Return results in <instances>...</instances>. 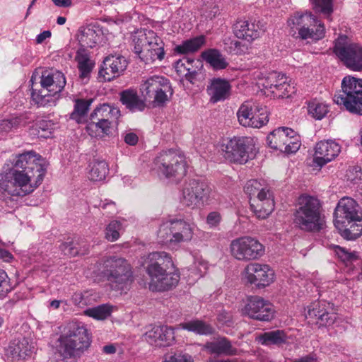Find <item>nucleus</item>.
I'll use <instances>...</instances> for the list:
<instances>
[{"instance_id": "3", "label": "nucleus", "mask_w": 362, "mask_h": 362, "mask_svg": "<svg viewBox=\"0 0 362 362\" xmlns=\"http://www.w3.org/2000/svg\"><path fill=\"white\" fill-rule=\"evenodd\" d=\"M320 201L312 196L302 195L293 213V223L306 232H319L325 226Z\"/></svg>"}, {"instance_id": "37", "label": "nucleus", "mask_w": 362, "mask_h": 362, "mask_svg": "<svg viewBox=\"0 0 362 362\" xmlns=\"http://www.w3.org/2000/svg\"><path fill=\"white\" fill-rule=\"evenodd\" d=\"M33 118L30 117V115L28 113L21 114L11 119H4L0 122V131L8 132L13 129L25 126Z\"/></svg>"}, {"instance_id": "1", "label": "nucleus", "mask_w": 362, "mask_h": 362, "mask_svg": "<svg viewBox=\"0 0 362 362\" xmlns=\"http://www.w3.org/2000/svg\"><path fill=\"white\" fill-rule=\"evenodd\" d=\"M173 266L171 257L165 252H153L148 255L145 270L150 279L151 291H168L178 284L180 274Z\"/></svg>"}, {"instance_id": "45", "label": "nucleus", "mask_w": 362, "mask_h": 362, "mask_svg": "<svg viewBox=\"0 0 362 362\" xmlns=\"http://www.w3.org/2000/svg\"><path fill=\"white\" fill-rule=\"evenodd\" d=\"M205 42L204 36H199L184 42L181 45L176 47L179 53L186 54L197 51Z\"/></svg>"}, {"instance_id": "50", "label": "nucleus", "mask_w": 362, "mask_h": 362, "mask_svg": "<svg viewBox=\"0 0 362 362\" xmlns=\"http://www.w3.org/2000/svg\"><path fill=\"white\" fill-rule=\"evenodd\" d=\"M224 44L225 49L231 54H242L247 49V46L237 40L226 39Z\"/></svg>"}, {"instance_id": "52", "label": "nucleus", "mask_w": 362, "mask_h": 362, "mask_svg": "<svg viewBox=\"0 0 362 362\" xmlns=\"http://www.w3.org/2000/svg\"><path fill=\"white\" fill-rule=\"evenodd\" d=\"M76 245L77 243L73 241L65 242L60 245L59 249L64 255L69 257H75L78 255H84L87 252L88 248L81 252Z\"/></svg>"}, {"instance_id": "5", "label": "nucleus", "mask_w": 362, "mask_h": 362, "mask_svg": "<svg viewBox=\"0 0 362 362\" xmlns=\"http://www.w3.org/2000/svg\"><path fill=\"white\" fill-rule=\"evenodd\" d=\"M334 102L352 115L362 116V78L346 76Z\"/></svg>"}, {"instance_id": "40", "label": "nucleus", "mask_w": 362, "mask_h": 362, "mask_svg": "<svg viewBox=\"0 0 362 362\" xmlns=\"http://www.w3.org/2000/svg\"><path fill=\"white\" fill-rule=\"evenodd\" d=\"M325 31L324 24L316 18L315 23H313L310 28H307L303 33L300 32L296 37L302 40H319L324 37Z\"/></svg>"}, {"instance_id": "54", "label": "nucleus", "mask_w": 362, "mask_h": 362, "mask_svg": "<svg viewBox=\"0 0 362 362\" xmlns=\"http://www.w3.org/2000/svg\"><path fill=\"white\" fill-rule=\"evenodd\" d=\"M261 111L259 112L254 113L252 117L251 122L254 121L258 123L257 125L249 126L248 127L252 128H260L265 125L269 122V114L265 107L260 106Z\"/></svg>"}, {"instance_id": "44", "label": "nucleus", "mask_w": 362, "mask_h": 362, "mask_svg": "<svg viewBox=\"0 0 362 362\" xmlns=\"http://www.w3.org/2000/svg\"><path fill=\"white\" fill-rule=\"evenodd\" d=\"M174 233L173 232L172 220L163 223L158 231V238L163 244L173 245L174 243Z\"/></svg>"}, {"instance_id": "48", "label": "nucleus", "mask_w": 362, "mask_h": 362, "mask_svg": "<svg viewBox=\"0 0 362 362\" xmlns=\"http://www.w3.org/2000/svg\"><path fill=\"white\" fill-rule=\"evenodd\" d=\"M274 90H272V94L277 98H284L290 97L296 92V89L293 84L287 81V78L279 83Z\"/></svg>"}, {"instance_id": "36", "label": "nucleus", "mask_w": 362, "mask_h": 362, "mask_svg": "<svg viewBox=\"0 0 362 362\" xmlns=\"http://www.w3.org/2000/svg\"><path fill=\"white\" fill-rule=\"evenodd\" d=\"M202 57L216 70L223 69L228 65L225 57L216 49H209L202 52Z\"/></svg>"}, {"instance_id": "60", "label": "nucleus", "mask_w": 362, "mask_h": 362, "mask_svg": "<svg viewBox=\"0 0 362 362\" xmlns=\"http://www.w3.org/2000/svg\"><path fill=\"white\" fill-rule=\"evenodd\" d=\"M186 80L189 81L192 83H194L197 81L199 80L202 76V73L200 69L197 70L193 66L191 69H188V71L185 74L184 76Z\"/></svg>"}, {"instance_id": "9", "label": "nucleus", "mask_w": 362, "mask_h": 362, "mask_svg": "<svg viewBox=\"0 0 362 362\" xmlns=\"http://www.w3.org/2000/svg\"><path fill=\"white\" fill-rule=\"evenodd\" d=\"M140 91L145 100L153 98V107L165 106L173 95L170 80L159 75H153L145 80L140 86Z\"/></svg>"}, {"instance_id": "51", "label": "nucleus", "mask_w": 362, "mask_h": 362, "mask_svg": "<svg viewBox=\"0 0 362 362\" xmlns=\"http://www.w3.org/2000/svg\"><path fill=\"white\" fill-rule=\"evenodd\" d=\"M312 5L316 12L330 16L333 12L332 0H311Z\"/></svg>"}, {"instance_id": "53", "label": "nucleus", "mask_w": 362, "mask_h": 362, "mask_svg": "<svg viewBox=\"0 0 362 362\" xmlns=\"http://www.w3.org/2000/svg\"><path fill=\"white\" fill-rule=\"evenodd\" d=\"M122 225L117 221L110 222L105 230V238L111 242L117 240L119 237Z\"/></svg>"}, {"instance_id": "15", "label": "nucleus", "mask_w": 362, "mask_h": 362, "mask_svg": "<svg viewBox=\"0 0 362 362\" xmlns=\"http://www.w3.org/2000/svg\"><path fill=\"white\" fill-rule=\"evenodd\" d=\"M269 147L287 153H296L300 146V142L296 132L288 127H279L267 137Z\"/></svg>"}, {"instance_id": "25", "label": "nucleus", "mask_w": 362, "mask_h": 362, "mask_svg": "<svg viewBox=\"0 0 362 362\" xmlns=\"http://www.w3.org/2000/svg\"><path fill=\"white\" fill-rule=\"evenodd\" d=\"M250 208L258 218H267L274 209V202L269 191L263 197L251 199Z\"/></svg>"}, {"instance_id": "39", "label": "nucleus", "mask_w": 362, "mask_h": 362, "mask_svg": "<svg viewBox=\"0 0 362 362\" xmlns=\"http://www.w3.org/2000/svg\"><path fill=\"white\" fill-rule=\"evenodd\" d=\"M180 326L184 329L193 332L201 335L211 334L214 332V329L210 325L199 320L184 322L180 324Z\"/></svg>"}, {"instance_id": "34", "label": "nucleus", "mask_w": 362, "mask_h": 362, "mask_svg": "<svg viewBox=\"0 0 362 362\" xmlns=\"http://www.w3.org/2000/svg\"><path fill=\"white\" fill-rule=\"evenodd\" d=\"M288 337L284 330L276 329L267 332L257 337L259 343L264 346H281L288 342Z\"/></svg>"}, {"instance_id": "19", "label": "nucleus", "mask_w": 362, "mask_h": 362, "mask_svg": "<svg viewBox=\"0 0 362 362\" xmlns=\"http://www.w3.org/2000/svg\"><path fill=\"white\" fill-rule=\"evenodd\" d=\"M245 279L251 284L259 288L270 285L274 278V271L267 265L259 263H250L244 269Z\"/></svg>"}, {"instance_id": "13", "label": "nucleus", "mask_w": 362, "mask_h": 362, "mask_svg": "<svg viewBox=\"0 0 362 362\" xmlns=\"http://www.w3.org/2000/svg\"><path fill=\"white\" fill-rule=\"evenodd\" d=\"M231 255L239 261H251L260 258L264 253V247L258 240L250 236L238 238L230 245Z\"/></svg>"}, {"instance_id": "56", "label": "nucleus", "mask_w": 362, "mask_h": 362, "mask_svg": "<svg viewBox=\"0 0 362 362\" xmlns=\"http://www.w3.org/2000/svg\"><path fill=\"white\" fill-rule=\"evenodd\" d=\"M335 252L343 262L353 261L358 258L356 252H349L345 248L338 245L335 246Z\"/></svg>"}, {"instance_id": "2", "label": "nucleus", "mask_w": 362, "mask_h": 362, "mask_svg": "<svg viewBox=\"0 0 362 362\" xmlns=\"http://www.w3.org/2000/svg\"><path fill=\"white\" fill-rule=\"evenodd\" d=\"M90 342L86 327L80 322H72L52 342V347L56 354L66 361L80 357L88 349Z\"/></svg>"}, {"instance_id": "10", "label": "nucleus", "mask_w": 362, "mask_h": 362, "mask_svg": "<svg viewBox=\"0 0 362 362\" xmlns=\"http://www.w3.org/2000/svg\"><path fill=\"white\" fill-rule=\"evenodd\" d=\"M30 81L32 82V99L39 106H45L49 102L46 98L60 93L66 85L64 75L57 71L54 72L45 71L42 73L40 79V89L35 88L37 84L33 83V78Z\"/></svg>"}, {"instance_id": "35", "label": "nucleus", "mask_w": 362, "mask_h": 362, "mask_svg": "<svg viewBox=\"0 0 362 362\" xmlns=\"http://www.w3.org/2000/svg\"><path fill=\"white\" fill-rule=\"evenodd\" d=\"M161 334L167 336V340H170L171 337V327L168 326H155L147 331L144 335V340L149 344L155 346H162L163 341L159 339ZM166 339V337L165 338Z\"/></svg>"}, {"instance_id": "57", "label": "nucleus", "mask_w": 362, "mask_h": 362, "mask_svg": "<svg viewBox=\"0 0 362 362\" xmlns=\"http://www.w3.org/2000/svg\"><path fill=\"white\" fill-rule=\"evenodd\" d=\"M194 62V59L188 58L180 59L175 63V68L180 75L185 76V74L188 71V69H191L192 63Z\"/></svg>"}, {"instance_id": "64", "label": "nucleus", "mask_w": 362, "mask_h": 362, "mask_svg": "<svg viewBox=\"0 0 362 362\" xmlns=\"http://www.w3.org/2000/svg\"><path fill=\"white\" fill-rule=\"evenodd\" d=\"M100 207L103 209H105V210H108V213L109 214H114L115 211H116V205H115V203L112 202V201H110V202H107V200H105V202H103L100 204Z\"/></svg>"}, {"instance_id": "6", "label": "nucleus", "mask_w": 362, "mask_h": 362, "mask_svg": "<svg viewBox=\"0 0 362 362\" xmlns=\"http://www.w3.org/2000/svg\"><path fill=\"white\" fill-rule=\"evenodd\" d=\"M35 173L11 168L0 178V188L12 197H23L34 191L40 182L32 184Z\"/></svg>"}, {"instance_id": "8", "label": "nucleus", "mask_w": 362, "mask_h": 362, "mask_svg": "<svg viewBox=\"0 0 362 362\" xmlns=\"http://www.w3.org/2000/svg\"><path fill=\"white\" fill-rule=\"evenodd\" d=\"M119 117V108L107 103L100 104L90 114L86 131L93 137L108 135Z\"/></svg>"}, {"instance_id": "42", "label": "nucleus", "mask_w": 362, "mask_h": 362, "mask_svg": "<svg viewBox=\"0 0 362 362\" xmlns=\"http://www.w3.org/2000/svg\"><path fill=\"white\" fill-rule=\"evenodd\" d=\"M341 235L346 240H356L362 234V218L346 225L343 228H337Z\"/></svg>"}, {"instance_id": "61", "label": "nucleus", "mask_w": 362, "mask_h": 362, "mask_svg": "<svg viewBox=\"0 0 362 362\" xmlns=\"http://www.w3.org/2000/svg\"><path fill=\"white\" fill-rule=\"evenodd\" d=\"M221 221V216L217 211L210 212L206 216V223L210 228H215L218 226Z\"/></svg>"}, {"instance_id": "21", "label": "nucleus", "mask_w": 362, "mask_h": 362, "mask_svg": "<svg viewBox=\"0 0 362 362\" xmlns=\"http://www.w3.org/2000/svg\"><path fill=\"white\" fill-rule=\"evenodd\" d=\"M307 316L314 320L320 327L331 325L336 320L331 304L325 300L313 303L308 308Z\"/></svg>"}, {"instance_id": "49", "label": "nucleus", "mask_w": 362, "mask_h": 362, "mask_svg": "<svg viewBox=\"0 0 362 362\" xmlns=\"http://www.w3.org/2000/svg\"><path fill=\"white\" fill-rule=\"evenodd\" d=\"M286 78L285 75L273 71L269 73L267 76L262 79L261 84L265 89L272 93V90H274L277 87L276 85H279V83H281V81L284 80Z\"/></svg>"}, {"instance_id": "12", "label": "nucleus", "mask_w": 362, "mask_h": 362, "mask_svg": "<svg viewBox=\"0 0 362 362\" xmlns=\"http://www.w3.org/2000/svg\"><path fill=\"white\" fill-rule=\"evenodd\" d=\"M334 52L346 68L362 71V46L349 43L346 37L341 36L335 42Z\"/></svg>"}, {"instance_id": "20", "label": "nucleus", "mask_w": 362, "mask_h": 362, "mask_svg": "<svg viewBox=\"0 0 362 362\" xmlns=\"http://www.w3.org/2000/svg\"><path fill=\"white\" fill-rule=\"evenodd\" d=\"M40 156L33 151L25 152L16 156L13 168L20 170L37 173V182L42 181L45 169L38 161Z\"/></svg>"}, {"instance_id": "55", "label": "nucleus", "mask_w": 362, "mask_h": 362, "mask_svg": "<svg viewBox=\"0 0 362 362\" xmlns=\"http://www.w3.org/2000/svg\"><path fill=\"white\" fill-rule=\"evenodd\" d=\"M12 290L7 274L0 269V299L6 297L7 293Z\"/></svg>"}, {"instance_id": "27", "label": "nucleus", "mask_w": 362, "mask_h": 362, "mask_svg": "<svg viewBox=\"0 0 362 362\" xmlns=\"http://www.w3.org/2000/svg\"><path fill=\"white\" fill-rule=\"evenodd\" d=\"M316 18L311 13H296L288 20V25L290 27L289 33L292 36L303 33L307 28H310L315 23Z\"/></svg>"}, {"instance_id": "22", "label": "nucleus", "mask_w": 362, "mask_h": 362, "mask_svg": "<svg viewBox=\"0 0 362 362\" xmlns=\"http://www.w3.org/2000/svg\"><path fill=\"white\" fill-rule=\"evenodd\" d=\"M128 62L120 55H110L105 58L99 71V76L105 81H110L120 76L127 69Z\"/></svg>"}, {"instance_id": "7", "label": "nucleus", "mask_w": 362, "mask_h": 362, "mask_svg": "<svg viewBox=\"0 0 362 362\" xmlns=\"http://www.w3.org/2000/svg\"><path fill=\"white\" fill-rule=\"evenodd\" d=\"M101 273L112 289L115 291H123L132 281L131 267L122 258H106L102 264Z\"/></svg>"}, {"instance_id": "59", "label": "nucleus", "mask_w": 362, "mask_h": 362, "mask_svg": "<svg viewBox=\"0 0 362 362\" xmlns=\"http://www.w3.org/2000/svg\"><path fill=\"white\" fill-rule=\"evenodd\" d=\"M164 362H192V358L188 354H175L167 356Z\"/></svg>"}, {"instance_id": "23", "label": "nucleus", "mask_w": 362, "mask_h": 362, "mask_svg": "<svg viewBox=\"0 0 362 362\" xmlns=\"http://www.w3.org/2000/svg\"><path fill=\"white\" fill-rule=\"evenodd\" d=\"M339 145L332 140L321 141L315 146L314 162L319 166H323L334 159L340 153Z\"/></svg>"}, {"instance_id": "16", "label": "nucleus", "mask_w": 362, "mask_h": 362, "mask_svg": "<svg viewBox=\"0 0 362 362\" xmlns=\"http://www.w3.org/2000/svg\"><path fill=\"white\" fill-rule=\"evenodd\" d=\"M255 155L253 140L250 137H235L226 146L225 157L230 162L245 163Z\"/></svg>"}, {"instance_id": "41", "label": "nucleus", "mask_w": 362, "mask_h": 362, "mask_svg": "<svg viewBox=\"0 0 362 362\" xmlns=\"http://www.w3.org/2000/svg\"><path fill=\"white\" fill-rule=\"evenodd\" d=\"M93 102L92 99H77L75 100L74 109L70 115V118L78 123L82 122Z\"/></svg>"}, {"instance_id": "29", "label": "nucleus", "mask_w": 362, "mask_h": 362, "mask_svg": "<svg viewBox=\"0 0 362 362\" xmlns=\"http://www.w3.org/2000/svg\"><path fill=\"white\" fill-rule=\"evenodd\" d=\"M231 86L229 82L225 79L214 78L207 88L210 95V101L216 103L226 100L230 95Z\"/></svg>"}, {"instance_id": "17", "label": "nucleus", "mask_w": 362, "mask_h": 362, "mask_svg": "<svg viewBox=\"0 0 362 362\" xmlns=\"http://www.w3.org/2000/svg\"><path fill=\"white\" fill-rule=\"evenodd\" d=\"M334 224L336 228H343L352 221H360L362 212L357 202L352 198H341L334 212Z\"/></svg>"}, {"instance_id": "33", "label": "nucleus", "mask_w": 362, "mask_h": 362, "mask_svg": "<svg viewBox=\"0 0 362 362\" xmlns=\"http://www.w3.org/2000/svg\"><path fill=\"white\" fill-rule=\"evenodd\" d=\"M100 33L99 29L89 25L80 28L77 38L81 47L92 48L99 41Z\"/></svg>"}, {"instance_id": "47", "label": "nucleus", "mask_w": 362, "mask_h": 362, "mask_svg": "<svg viewBox=\"0 0 362 362\" xmlns=\"http://www.w3.org/2000/svg\"><path fill=\"white\" fill-rule=\"evenodd\" d=\"M112 313V307L107 304H103L85 310V314L94 319L103 320L108 317Z\"/></svg>"}, {"instance_id": "4", "label": "nucleus", "mask_w": 362, "mask_h": 362, "mask_svg": "<svg viewBox=\"0 0 362 362\" xmlns=\"http://www.w3.org/2000/svg\"><path fill=\"white\" fill-rule=\"evenodd\" d=\"M134 53L145 64L164 59V42L153 30L141 29L132 35Z\"/></svg>"}, {"instance_id": "32", "label": "nucleus", "mask_w": 362, "mask_h": 362, "mask_svg": "<svg viewBox=\"0 0 362 362\" xmlns=\"http://www.w3.org/2000/svg\"><path fill=\"white\" fill-rule=\"evenodd\" d=\"M145 98H141L136 90L127 89L120 93V101L132 112H141L146 107Z\"/></svg>"}, {"instance_id": "31", "label": "nucleus", "mask_w": 362, "mask_h": 362, "mask_svg": "<svg viewBox=\"0 0 362 362\" xmlns=\"http://www.w3.org/2000/svg\"><path fill=\"white\" fill-rule=\"evenodd\" d=\"M173 232L174 233L175 244L187 242L192 240L194 226L181 219L172 220Z\"/></svg>"}, {"instance_id": "43", "label": "nucleus", "mask_w": 362, "mask_h": 362, "mask_svg": "<svg viewBox=\"0 0 362 362\" xmlns=\"http://www.w3.org/2000/svg\"><path fill=\"white\" fill-rule=\"evenodd\" d=\"M244 190L250 196V199L254 198L263 197L269 192L263 187V185L257 180H250L245 185Z\"/></svg>"}, {"instance_id": "14", "label": "nucleus", "mask_w": 362, "mask_h": 362, "mask_svg": "<svg viewBox=\"0 0 362 362\" xmlns=\"http://www.w3.org/2000/svg\"><path fill=\"white\" fill-rule=\"evenodd\" d=\"M211 191L208 182L202 180H190L183 187L182 202L192 208L203 206L208 203Z\"/></svg>"}, {"instance_id": "58", "label": "nucleus", "mask_w": 362, "mask_h": 362, "mask_svg": "<svg viewBox=\"0 0 362 362\" xmlns=\"http://www.w3.org/2000/svg\"><path fill=\"white\" fill-rule=\"evenodd\" d=\"M346 176L347 179L352 182H356L358 180H361L362 177V171L360 167L356 166L349 168L347 172Z\"/></svg>"}, {"instance_id": "63", "label": "nucleus", "mask_w": 362, "mask_h": 362, "mask_svg": "<svg viewBox=\"0 0 362 362\" xmlns=\"http://www.w3.org/2000/svg\"><path fill=\"white\" fill-rule=\"evenodd\" d=\"M75 59L78 64L86 62L90 59L88 52L85 49V47H81L78 49Z\"/></svg>"}, {"instance_id": "24", "label": "nucleus", "mask_w": 362, "mask_h": 362, "mask_svg": "<svg viewBox=\"0 0 362 362\" xmlns=\"http://www.w3.org/2000/svg\"><path fill=\"white\" fill-rule=\"evenodd\" d=\"M33 349V346L28 339L25 337L17 338L10 342L6 349V354L13 360H24L31 354Z\"/></svg>"}, {"instance_id": "18", "label": "nucleus", "mask_w": 362, "mask_h": 362, "mask_svg": "<svg viewBox=\"0 0 362 362\" xmlns=\"http://www.w3.org/2000/svg\"><path fill=\"white\" fill-rule=\"evenodd\" d=\"M243 315L259 320L270 321L274 315L272 304L258 296H248L245 305L241 309Z\"/></svg>"}, {"instance_id": "38", "label": "nucleus", "mask_w": 362, "mask_h": 362, "mask_svg": "<svg viewBox=\"0 0 362 362\" xmlns=\"http://www.w3.org/2000/svg\"><path fill=\"white\" fill-rule=\"evenodd\" d=\"M109 172L107 163L105 160H95L90 165L88 177L93 182H100L105 179Z\"/></svg>"}, {"instance_id": "46", "label": "nucleus", "mask_w": 362, "mask_h": 362, "mask_svg": "<svg viewBox=\"0 0 362 362\" xmlns=\"http://www.w3.org/2000/svg\"><path fill=\"white\" fill-rule=\"evenodd\" d=\"M308 111L313 118L320 120L328 113L329 107L325 103L313 100L308 103Z\"/></svg>"}, {"instance_id": "28", "label": "nucleus", "mask_w": 362, "mask_h": 362, "mask_svg": "<svg viewBox=\"0 0 362 362\" xmlns=\"http://www.w3.org/2000/svg\"><path fill=\"white\" fill-rule=\"evenodd\" d=\"M234 33L238 38L247 41H252L258 38L261 34V29L254 22L248 21H238L233 27Z\"/></svg>"}, {"instance_id": "11", "label": "nucleus", "mask_w": 362, "mask_h": 362, "mask_svg": "<svg viewBox=\"0 0 362 362\" xmlns=\"http://www.w3.org/2000/svg\"><path fill=\"white\" fill-rule=\"evenodd\" d=\"M154 163L158 172L168 178L182 177L186 173L185 157L173 150L160 153Z\"/></svg>"}, {"instance_id": "30", "label": "nucleus", "mask_w": 362, "mask_h": 362, "mask_svg": "<svg viewBox=\"0 0 362 362\" xmlns=\"http://www.w3.org/2000/svg\"><path fill=\"white\" fill-rule=\"evenodd\" d=\"M261 111L260 106L256 102L249 100L244 102L239 107L237 112V117L240 125L243 127H249L257 125L256 122H251L252 117L254 113Z\"/></svg>"}, {"instance_id": "62", "label": "nucleus", "mask_w": 362, "mask_h": 362, "mask_svg": "<svg viewBox=\"0 0 362 362\" xmlns=\"http://www.w3.org/2000/svg\"><path fill=\"white\" fill-rule=\"evenodd\" d=\"M93 66V64L92 63L90 59L86 62L78 64V67L81 72L80 76L81 78H85L88 76V75L90 73Z\"/></svg>"}, {"instance_id": "26", "label": "nucleus", "mask_w": 362, "mask_h": 362, "mask_svg": "<svg viewBox=\"0 0 362 362\" xmlns=\"http://www.w3.org/2000/svg\"><path fill=\"white\" fill-rule=\"evenodd\" d=\"M204 349L211 354L235 356L238 350L233 347L230 341L226 337H218L217 339L206 342Z\"/></svg>"}]
</instances>
